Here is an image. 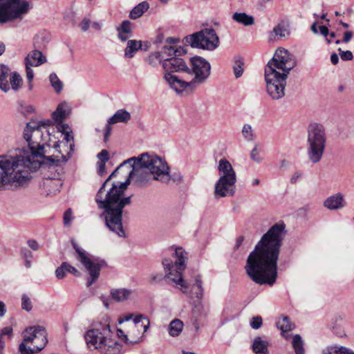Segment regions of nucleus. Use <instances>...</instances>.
<instances>
[{
	"mask_svg": "<svg viewBox=\"0 0 354 354\" xmlns=\"http://www.w3.org/2000/svg\"><path fill=\"white\" fill-rule=\"evenodd\" d=\"M322 354H354V352L348 348L335 345L324 349Z\"/></svg>",
	"mask_w": 354,
	"mask_h": 354,
	"instance_id": "nucleus-31",
	"label": "nucleus"
},
{
	"mask_svg": "<svg viewBox=\"0 0 354 354\" xmlns=\"http://www.w3.org/2000/svg\"><path fill=\"white\" fill-rule=\"evenodd\" d=\"M168 252L174 260L169 257L162 259L165 275L160 272L153 273L149 277V283L154 285L165 279L169 283H174L183 293L187 295L189 285L184 279L183 272L187 266L188 254L183 248L175 246L169 248Z\"/></svg>",
	"mask_w": 354,
	"mask_h": 354,
	"instance_id": "nucleus-5",
	"label": "nucleus"
},
{
	"mask_svg": "<svg viewBox=\"0 0 354 354\" xmlns=\"http://www.w3.org/2000/svg\"><path fill=\"white\" fill-rule=\"evenodd\" d=\"M73 248L77 252V259L81 262L88 272L89 278L87 281V286H91L100 276V270L105 266V261L99 258L94 257L82 249L75 242L72 241Z\"/></svg>",
	"mask_w": 354,
	"mask_h": 354,
	"instance_id": "nucleus-12",
	"label": "nucleus"
},
{
	"mask_svg": "<svg viewBox=\"0 0 354 354\" xmlns=\"http://www.w3.org/2000/svg\"><path fill=\"white\" fill-rule=\"evenodd\" d=\"M347 205L345 196L342 192H337L328 196L323 203L324 207L331 211L342 209Z\"/></svg>",
	"mask_w": 354,
	"mask_h": 354,
	"instance_id": "nucleus-15",
	"label": "nucleus"
},
{
	"mask_svg": "<svg viewBox=\"0 0 354 354\" xmlns=\"http://www.w3.org/2000/svg\"><path fill=\"white\" fill-rule=\"evenodd\" d=\"M23 335L24 340L19 346V351L21 354L36 353L41 351L48 342L47 332L41 326L26 328Z\"/></svg>",
	"mask_w": 354,
	"mask_h": 354,
	"instance_id": "nucleus-9",
	"label": "nucleus"
},
{
	"mask_svg": "<svg viewBox=\"0 0 354 354\" xmlns=\"http://www.w3.org/2000/svg\"><path fill=\"white\" fill-rule=\"evenodd\" d=\"M97 172L100 176H102L106 172V162L98 161L97 162Z\"/></svg>",
	"mask_w": 354,
	"mask_h": 354,
	"instance_id": "nucleus-51",
	"label": "nucleus"
},
{
	"mask_svg": "<svg viewBox=\"0 0 354 354\" xmlns=\"http://www.w3.org/2000/svg\"><path fill=\"white\" fill-rule=\"evenodd\" d=\"M100 298V300L102 301L104 307L106 308H109V298L106 296L103 295H101Z\"/></svg>",
	"mask_w": 354,
	"mask_h": 354,
	"instance_id": "nucleus-60",
	"label": "nucleus"
},
{
	"mask_svg": "<svg viewBox=\"0 0 354 354\" xmlns=\"http://www.w3.org/2000/svg\"><path fill=\"white\" fill-rule=\"evenodd\" d=\"M236 174L229 161L223 160V197L232 196L236 192Z\"/></svg>",
	"mask_w": 354,
	"mask_h": 354,
	"instance_id": "nucleus-13",
	"label": "nucleus"
},
{
	"mask_svg": "<svg viewBox=\"0 0 354 354\" xmlns=\"http://www.w3.org/2000/svg\"><path fill=\"white\" fill-rule=\"evenodd\" d=\"M160 55H161L159 54V53H158V52L151 53L147 59L148 64L149 65L155 66L158 63L162 62Z\"/></svg>",
	"mask_w": 354,
	"mask_h": 354,
	"instance_id": "nucleus-40",
	"label": "nucleus"
},
{
	"mask_svg": "<svg viewBox=\"0 0 354 354\" xmlns=\"http://www.w3.org/2000/svg\"><path fill=\"white\" fill-rule=\"evenodd\" d=\"M46 62V57L39 50H33L25 59V65L38 66Z\"/></svg>",
	"mask_w": 354,
	"mask_h": 354,
	"instance_id": "nucleus-19",
	"label": "nucleus"
},
{
	"mask_svg": "<svg viewBox=\"0 0 354 354\" xmlns=\"http://www.w3.org/2000/svg\"><path fill=\"white\" fill-rule=\"evenodd\" d=\"M12 335V328L10 326L5 327L0 330V337L1 339L6 340V336H7L8 339H9L10 337H11Z\"/></svg>",
	"mask_w": 354,
	"mask_h": 354,
	"instance_id": "nucleus-43",
	"label": "nucleus"
},
{
	"mask_svg": "<svg viewBox=\"0 0 354 354\" xmlns=\"http://www.w3.org/2000/svg\"><path fill=\"white\" fill-rule=\"evenodd\" d=\"M277 327L281 330L283 336L288 338L286 333L294 328V325L290 322L289 318L286 316L283 317L281 320H279L277 323Z\"/></svg>",
	"mask_w": 354,
	"mask_h": 354,
	"instance_id": "nucleus-30",
	"label": "nucleus"
},
{
	"mask_svg": "<svg viewBox=\"0 0 354 354\" xmlns=\"http://www.w3.org/2000/svg\"><path fill=\"white\" fill-rule=\"evenodd\" d=\"M28 244L29 247L34 250H37L39 248L38 243L35 240H29L28 241Z\"/></svg>",
	"mask_w": 354,
	"mask_h": 354,
	"instance_id": "nucleus-61",
	"label": "nucleus"
},
{
	"mask_svg": "<svg viewBox=\"0 0 354 354\" xmlns=\"http://www.w3.org/2000/svg\"><path fill=\"white\" fill-rule=\"evenodd\" d=\"M108 316L104 315L91 325L84 334V339L90 350H97L100 354H119L121 345L113 339Z\"/></svg>",
	"mask_w": 354,
	"mask_h": 354,
	"instance_id": "nucleus-6",
	"label": "nucleus"
},
{
	"mask_svg": "<svg viewBox=\"0 0 354 354\" xmlns=\"http://www.w3.org/2000/svg\"><path fill=\"white\" fill-rule=\"evenodd\" d=\"M162 67L166 71V74L172 75L174 72H185L187 73L189 67L187 66L185 62L179 56L167 58L164 60Z\"/></svg>",
	"mask_w": 354,
	"mask_h": 354,
	"instance_id": "nucleus-14",
	"label": "nucleus"
},
{
	"mask_svg": "<svg viewBox=\"0 0 354 354\" xmlns=\"http://www.w3.org/2000/svg\"><path fill=\"white\" fill-rule=\"evenodd\" d=\"M296 64L294 56L288 50L283 48L276 50L264 70L266 90L272 100L284 97L287 78Z\"/></svg>",
	"mask_w": 354,
	"mask_h": 354,
	"instance_id": "nucleus-4",
	"label": "nucleus"
},
{
	"mask_svg": "<svg viewBox=\"0 0 354 354\" xmlns=\"http://www.w3.org/2000/svg\"><path fill=\"white\" fill-rule=\"evenodd\" d=\"M262 326V318L261 316L253 317L250 321V326L254 329H259Z\"/></svg>",
	"mask_w": 354,
	"mask_h": 354,
	"instance_id": "nucleus-42",
	"label": "nucleus"
},
{
	"mask_svg": "<svg viewBox=\"0 0 354 354\" xmlns=\"http://www.w3.org/2000/svg\"><path fill=\"white\" fill-rule=\"evenodd\" d=\"M111 124H109V120L107 121V124L105 127V133H104V140H106L111 133Z\"/></svg>",
	"mask_w": 354,
	"mask_h": 354,
	"instance_id": "nucleus-59",
	"label": "nucleus"
},
{
	"mask_svg": "<svg viewBox=\"0 0 354 354\" xmlns=\"http://www.w3.org/2000/svg\"><path fill=\"white\" fill-rule=\"evenodd\" d=\"M326 145V133L324 127L313 122L307 129L306 151L310 162L317 164L322 160Z\"/></svg>",
	"mask_w": 354,
	"mask_h": 354,
	"instance_id": "nucleus-8",
	"label": "nucleus"
},
{
	"mask_svg": "<svg viewBox=\"0 0 354 354\" xmlns=\"http://www.w3.org/2000/svg\"><path fill=\"white\" fill-rule=\"evenodd\" d=\"M232 19L239 24L245 26H252L254 24V19L252 15H249L245 12H235L232 15Z\"/></svg>",
	"mask_w": 354,
	"mask_h": 354,
	"instance_id": "nucleus-27",
	"label": "nucleus"
},
{
	"mask_svg": "<svg viewBox=\"0 0 354 354\" xmlns=\"http://www.w3.org/2000/svg\"><path fill=\"white\" fill-rule=\"evenodd\" d=\"M10 82L12 86V88L14 91H17L21 86L22 79L21 76L17 73H10Z\"/></svg>",
	"mask_w": 354,
	"mask_h": 354,
	"instance_id": "nucleus-35",
	"label": "nucleus"
},
{
	"mask_svg": "<svg viewBox=\"0 0 354 354\" xmlns=\"http://www.w3.org/2000/svg\"><path fill=\"white\" fill-rule=\"evenodd\" d=\"M242 134L247 141H252L254 138V134L251 125L245 124L242 129Z\"/></svg>",
	"mask_w": 354,
	"mask_h": 354,
	"instance_id": "nucleus-38",
	"label": "nucleus"
},
{
	"mask_svg": "<svg viewBox=\"0 0 354 354\" xmlns=\"http://www.w3.org/2000/svg\"><path fill=\"white\" fill-rule=\"evenodd\" d=\"M118 335L119 337L122 338V339L127 344H135L142 341V337L140 335H137L134 337H132L131 339H129V337H131V332H129L128 335H126L121 329L118 330Z\"/></svg>",
	"mask_w": 354,
	"mask_h": 354,
	"instance_id": "nucleus-33",
	"label": "nucleus"
},
{
	"mask_svg": "<svg viewBox=\"0 0 354 354\" xmlns=\"http://www.w3.org/2000/svg\"><path fill=\"white\" fill-rule=\"evenodd\" d=\"M66 266H68V263L64 262L62 265L58 267L55 270V274L57 279H63L66 273Z\"/></svg>",
	"mask_w": 354,
	"mask_h": 354,
	"instance_id": "nucleus-41",
	"label": "nucleus"
},
{
	"mask_svg": "<svg viewBox=\"0 0 354 354\" xmlns=\"http://www.w3.org/2000/svg\"><path fill=\"white\" fill-rule=\"evenodd\" d=\"M147 319L144 315H136L133 319V328H136V330H138V328H140L139 324L142 319Z\"/></svg>",
	"mask_w": 354,
	"mask_h": 354,
	"instance_id": "nucleus-50",
	"label": "nucleus"
},
{
	"mask_svg": "<svg viewBox=\"0 0 354 354\" xmlns=\"http://www.w3.org/2000/svg\"><path fill=\"white\" fill-rule=\"evenodd\" d=\"M131 179L138 187H146L153 180L167 183L170 180L169 167L161 157L144 153L124 160L103 183L95 200L98 207L104 209L100 216L106 227L120 237L125 236L122 213L124 207L131 203V196L123 195Z\"/></svg>",
	"mask_w": 354,
	"mask_h": 354,
	"instance_id": "nucleus-1",
	"label": "nucleus"
},
{
	"mask_svg": "<svg viewBox=\"0 0 354 354\" xmlns=\"http://www.w3.org/2000/svg\"><path fill=\"white\" fill-rule=\"evenodd\" d=\"M71 111L69 105L63 102L58 104L56 110L52 113L53 119L60 126L62 124L63 120L68 117Z\"/></svg>",
	"mask_w": 354,
	"mask_h": 354,
	"instance_id": "nucleus-17",
	"label": "nucleus"
},
{
	"mask_svg": "<svg viewBox=\"0 0 354 354\" xmlns=\"http://www.w3.org/2000/svg\"><path fill=\"white\" fill-rule=\"evenodd\" d=\"M353 37V32L351 31H346L344 32V38L342 41L344 43H348L350 41L351 38Z\"/></svg>",
	"mask_w": 354,
	"mask_h": 354,
	"instance_id": "nucleus-58",
	"label": "nucleus"
},
{
	"mask_svg": "<svg viewBox=\"0 0 354 354\" xmlns=\"http://www.w3.org/2000/svg\"><path fill=\"white\" fill-rule=\"evenodd\" d=\"M192 299H196L200 301L203 297V282L200 275H197L194 278V283L191 287L189 292Z\"/></svg>",
	"mask_w": 354,
	"mask_h": 354,
	"instance_id": "nucleus-21",
	"label": "nucleus"
},
{
	"mask_svg": "<svg viewBox=\"0 0 354 354\" xmlns=\"http://www.w3.org/2000/svg\"><path fill=\"white\" fill-rule=\"evenodd\" d=\"M149 3L146 1L140 3L131 10L129 17L132 19L140 17L149 9Z\"/></svg>",
	"mask_w": 354,
	"mask_h": 354,
	"instance_id": "nucleus-28",
	"label": "nucleus"
},
{
	"mask_svg": "<svg viewBox=\"0 0 354 354\" xmlns=\"http://www.w3.org/2000/svg\"><path fill=\"white\" fill-rule=\"evenodd\" d=\"M250 157L254 161L257 162L259 163L262 161L263 158L259 155V152L258 151L257 145L252 150L250 153Z\"/></svg>",
	"mask_w": 354,
	"mask_h": 354,
	"instance_id": "nucleus-45",
	"label": "nucleus"
},
{
	"mask_svg": "<svg viewBox=\"0 0 354 354\" xmlns=\"http://www.w3.org/2000/svg\"><path fill=\"white\" fill-rule=\"evenodd\" d=\"M99 161L106 162L109 159V152L106 149H103L97 154Z\"/></svg>",
	"mask_w": 354,
	"mask_h": 354,
	"instance_id": "nucleus-48",
	"label": "nucleus"
},
{
	"mask_svg": "<svg viewBox=\"0 0 354 354\" xmlns=\"http://www.w3.org/2000/svg\"><path fill=\"white\" fill-rule=\"evenodd\" d=\"M191 69L189 68L187 74L193 76L190 81L179 79L174 75L166 74L164 76L169 86L176 93L192 91L204 84L210 74L211 66L208 62L201 57L190 59Z\"/></svg>",
	"mask_w": 354,
	"mask_h": 354,
	"instance_id": "nucleus-7",
	"label": "nucleus"
},
{
	"mask_svg": "<svg viewBox=\"0 0 354 354\" xmlns=\"http://www.w3.org/2000/svg\"><path fill=\"white\" fill-rule=\"evenodd\" d=\"M59 130L64 134L66 144H68V146L66 145L68 148L66 155L58 149L60 145L57 142L54 145L57 153L44 156V144L41 143L43 133L37 124L28 123L24 138L28 143L30 154L19 151L15 155L0 156V189L5 185L19 188L28 185L32 178V173L39 166L37 162L31 160V156L43 157V164L50 167L66 162L74 151V137L68 124H62Z\"/></svg>",
	"mask_w": 354,
	"mask_h": 354,
	"instance_id": "nucleus-2",
	"label": "nucleus"
},
{
	"mask_svg": "<svg viewBox=\"0 0 354 354\" xmlns=\"http://www.w3.org/2000/svg\"><path fill=\"white\" fill-rule=\"evenodd\" d=\"M221 197V176L217 180L214 188V198L219 199Z\"/></svg>",
	"mask_w": 354,
	"mask_h": 354,
	"instance_id": "nucleus-47",
	"label": "nucleus"
},
{
	"mask_svg": "<svg viewBox=\"0 0 354 354\" xmlns=\"http://www.w3.org/2000/svg\"><path fill=\"white\" fill-rule=\"evenodd\" d=\"M292 345L295 354H305L304 342L299 335L293 336Z\"/></svg>",
	"mask_w": 354,
	"mask_h": 354,
	"instance_id": "nucleus-32",
	"label": "nucleus"
},
{
	"mask_svg": "<svg viewBox=\"0 0 354 354\" xmlns=\"http://www.w3.org/2000/svg\"><path fill=\"white\" fill-rule=\"evenodd\" d=\"M330 62L333 64L336 65L339 62V57L336 53H333L330 55Z\"/></svg>",
	"mask_w": 354,
	"mask_h": 354,
	"instance_id": "nucleus-64",
	"label": "nucleus"
},
{
	"mask_svg": "<svg viewBox=\"0 0 354 354\" xmlns=\"http://www.w3.org/2000/svg\"><path fill=\"white\" fill-rule=\"evenodd\" d=\"M134 25L129 20H124L116 28L118 38L120 41L124 42L132 37Z\"/></svg>",
	"mask_w": 354,
	"mask_h": 354,
	"instance_id": "nucleus-16",
	"label": "nucleus"
},
{
	"mask_svg": "<svg viewBox=\"0 0 354 354\" xmlns=\"http://www.w3.org/2000/svg\"><path fill=\"white\" fill-rule=\"evenodd\" d=\"M6 313V307L5 304L0 301V317H3Z\"/></svg>",
	"mask_w": 354,
	"mask_h": 354,
	"instance_id": "nucleus-62",
	"label": "nucleus"
},
{
	"mask_svg": "<svg viewBox=\"0 0 354 354\" xmlns=\"http://www.w3.org/2000/svg\"><path fill=\"white\" fill-rule=\"evenodd\" d=\"M244 66V60L241 57L237 55L234 57L232 70L236 79H239L243 75Z\"/></svg>",
	"mask_w": 354,
	"mask_h": 354,
	"instance_id": "nucleus-26",
	"label": "nucleus"
},
{
	"mask_svg": "<svg viewBox=\"0 0 354 354\" xmlns=\"http://www.w3.org/2000/svg\"><path fill=\"white\" fill-rule=\"evenodd\" d=\"M66 271L68 272L73 274L75 276L80 275V272L75 267L69 265L68 263V266H66Z\"/></svg>",
	"mask_w": 354,
	"mask_h": 354,
	"instance_id": "nucleus-55",
	"label": "nucleus"
},
{
	"mask_svg": "<svg viewBox=\"0 0 354 354\" xmlns=\"http://www.w3.org/2000/svg\"><path fill=\"white\" fill-rule=\"evenodd\" d=\"M21 308L22 310L29 313L32 310L33 305L31 301L30 297L26 294L24 293L21 295Z\"/></svg>",
	"mask_w": 354,
	"mask_h": 354,
	"instance_id": "nucleus-36",
	"label": "nucleus"
},
{
	"mask_svg": "<svg viewBox=\"0 0 354 354\" xmlns=\"http://www.w3.org/2000/svg\"><path fill=\"white\" fill-rule=\"evenodd\" d=\"M184 41L194 48L214 50L219 45V37L213 28H205L186 36Z\"/></svg>",
	"mask_w": 354,
	"mask_h": 354,
	"instance_id": "nucleus-11",
	"label": "nucleus"
},
{
	"mask_svg": "<svg viewBox=\"0 0 354 354\" xmlns=\"http://www.w3.org/2000/svg\"><path fill=\"white\" fill-rule=\"evenodd\" d=\"M158 53L161 55L160 57L163 63L164 60L167 58L180 55L181 53H183V48L181 47L175 48L171 46H165Z\"/></svg>",
	"mask_w": 354,
	"mask_h": 354,
	"instance_id": "nucleus-22",
	"label": "nucleus"
},
{
	"mask_svg": "<svg viewBox=\"0 0 354 354\" xmlns=\"http://www.w3.org/2000/svg\"><path fill=\"white\" fill-rule=\"evenodd\" d=\"M142 47V41L131 39L127 41V46L124 49V57L132 58L136 53Z\"/></svg>",
	"mask_w": 354,
	"mask_h": 354,
	"instance_id": "nucleus-25",
	"label": "nucleus"
},
{
	"mask_svg": "<svg viewBox=\"0 0 354 354\" xmlns=\"http://www.w3.org/2000/svg\"><path fill=\"white\" fill-rule=\"evenodd\" d=\"M133 314L124 315L122 317H120V319H118V322H119V324H122L124 322L129 321L130 319H131L133 318Z\"/></svg>",
	"mask_w": 354,
	"mask_h": 354,
	"instance_id": "nucleus-56",
	"label": "nucleus"
},
{
	"mask_svg": "<svg viewBox=\"0 0 354 354\" xmlns=\"http://www.w3.org/2000/svg\"><path fill=\"white\" fill-rule=\"evenodd\" d=\"M49 81L55 91L57 93H61V91L63 90L64 85L62 82L59 79L55 73H53L50 74Z\"/></svg>",
	"mask_w": 354,
	"mask_h": 354,
	"instance_id": "nucleus-34",
	"label": "nucleus"
},
{
	"mask_svg": "<svg viewBox=\"0 0 354 354\" xmlns=\"http://www.w3.org/2000/svg\"><path fill=\"white\" fill-rule=\"evenodd\" d=\"M268 342L263 340L261 337L254 338L252 344V350L256 354H269L268 348Z\"/></svg>",
	"mask_w": 354,
	"mask_h": 354,
	"instance_id": "nucleus-24",
	"label": "nucleus"
},
{
	"mask_svg": "<svg viewBox=\"0 0 354 354\" xmlns=\"http://www.w3.org/2000/svg\"><path fill=\"white\" fill-rule=\"evenodd\" d=\"M21 254L24 259H30L32 257V252L27 248L22 249Z\"/></svg>",
	"mask_w": 354,
	"mask_h": 354,
	"instance_id": "nucleus-57",
	"label": "nucleus"
},
{
	"mask_svg": "<svg viewBox=\"0 0 354 354\" xmlns=\"http://www.w3.org/2000/svg\"><path fill=\"white\" fill-rule=\"evenodd\" d=\"M243 241H244V236H239L236 240L234 250H239V248L243 245Z\"/></svg>",
	"mask_w": 354,
	"mask_h": 354,
	"instance_id": "nucleus-54",
	"label": "nucleus"
},
{
	"mask_svg": "<svg viewBox=\"0 0 354 354\" xmlns=\"http://www.w3.org/2000/svg\"><path fill=\"white\" fill-rule=\"evenodd\" d=\"M73 218L72 210L71 209H68L64 214L63 219L64 225H69Z\"/></svg>",
	"mask_w": 354,
	"mask_h": 354,
	"instance_id": "nucleus-46",
	"label": "nucleus"
},
{
	"mask_svg": "<svg viewBox=\"0 0 354 354\" xmlns=\"http://www.w3.org/2000/svg\"><path fill=\"white\" fill-rule=\"evenodd\" d=\"M131 118V113L124 109H118L113 116L109 118V124L127 123Z\"/></svg>",
	"mask_w": 354,
	"mask_h": 354,
	"instance_id": "nucleus-20",
	"label": "nucleus"
},
{
	"mask_svg": "<svg viewBox=\"0 0 354 354\" xmlns=\"http://www.w3.org/2000/svg\"><path fill=\"white\" fill-rule=\"evenodd\" d=\"M319 31L320 33L324 35V37H326L329 34L328 29L325 26H319Z\"/></svg>",
	"mask_w": 354,
	"mask_h": 354,
	"instance_id": "nucleus-63",
	"label": "nucleus"
},
{
	"mask_svg": "<svg viewBox=\"0 0 354 354\" xmlns=\"http://www.w3.org/2000/svg\"><path fill=\"white\" fill-rule=\"evenodd\" d=\"M272 33L275 36H279L281 37H286L288 35V30L283 24H279L276 26L272 31Z\"/></svg>",
	"mask_w": 354,
	"mask_h": 354,
	"instance_id": "nucleus-39",
	"label": "nucleus"
},
{
	"mask_svg": "<svg viewBox=\"0 0 354 354\" xmlns=\"http://www.w3.org/2000/svg\"><path fill=\"white\" fill-rule=\"evenodd\" d=\"M90 26H91V21L86 18H84L80 24L81 30L84 32L87 31L89 28Z\"/></svg>",
	"mask_w": 354,
	"mask_h": 354,
	"instance_id": "nucleus-49",
	"label": "nucleus"
},
{
	"mask_svg": "<svg viewBox=\"0 0 354 354\" xmlns=\"http://www.w3.org/2000/svg\"><path fill=\"white\" fill-rule=\"evenodd\" d=\"M285 225L276 223L263 235L249 254L245 270L259 285L272 286L277 277V260L285 235Z\"/></svg>",
	"mask_w": 354,
	"mask_h": 354,
	"instance_id": "nucleus-3",
	"label": "nucleus"
},
{
	"mask_svg": "<svg viewBox=\"0 0 354 354\" xmlns=\"http://www.w3.org/2000/svg\"><path fill=\"white\" fill-rule=\"evenodd\" d=\"M10 73V69L6 65L0 64V89L3 92H8L10 90V85L8 82V77Z\"/></svg>",
	"mask_w": 354,
	"mask_h": 354,
	"instance_id": "nucleus-23",
	"label": "nucleus"
},
{
	"mask_svg": "<svg viewBox=\"0 0 354 354\" xmlns=\"http://www.w3.org/2000/svg\"><path fill=\"white\" fill-rule=\"evenodd\" d=\"M301 176H302V173L301 171L295 172L290 178V183H292V184L296 183Z\"/></svg>",
	"mask_w": 354,
	"mask_h": 354,
	"instance_id": "nucleus-53",
	"label": "nucleus"
},
{
	"mask_svg": "<svg viewBox=\"0 0 354 354\" xmlns=\"http://www.w3.org/2000/svg\"><path fill=\"white\" fill-rule=\"evenodd\" d=\"M30 8L27 0H0V24L21 19Z\"/></svg>",
	"mask_w": 354,
	"mask_h": 354,
	"instance_id": "nucleus-10",
	"label": "nucleus"
},
{
	"mask_svg": "<svg viewBox=\"0 0 354 354\" xmlns=\"http://www.w3.org/2000/svg\"><path fill=\"white\" fill-rule=\"evenodd\" d=\"M45 186L51 188L50 192L52 193H56L59 191L60 187L62 185V183L58 179H49L44 183Z\"/></svg>",
	"mask_w": 354,
	"mask_h": 354,
	"instance_id": "nucleus-37",
	"label": "nucleus"
},
{
	"mask_svg": "<svg viewBox=\"0 0 354 354\" xmlns=\"http://www.w3.org/2000/svg\"><path fill=\"white\" fill-rule=\"evenodd\" d=\"M32 66L26 65V78L28 81H32L34 78L33 71L32 70Z\"/></svg>",
	"mask_w": 354,
	"mask_h": 354,
	"instance_id": "nucleus-52",
	"label": "nucleus"
},
{
	"mask_svg": "<svg viewBox=\"0 0 354 354\" xmlns=\"http://www.w3.org/2000/svg\"><path fill=\"white\" fill-rule=\"evenodd\" d=\"M339 55L342 60L344 61H351L353 58V55L351 51L350 50H342L341 48H339Z\"/></svg>",
	"mask_w": 354,
	"mask_h": 354,
	"instance_id": "nucleus-44",
	"label": "nucleus"
},
{
	"mask_svg": "<svg viewBox=\"0 0 354 354\" xmlns=\"http://www.w3.org/2000/svg\"><path fill=\"white\" fill-rule=\"evenodd\" d=\"M183 322L181 320L178 319L172 320L168 327L169 334L172 337L178 336L183 330Z\"/></svg>",
	"mask_w": 354,
	"mask_h": 354,
	"instance_id": "nucleus-29",
	"label": "nucleus"
},
{
	"mask_svg": "<svg viewBox=\"0 0 354 354\" xmlns=\"http://www.w3.org/2000/svg\"><path fill=\"white\" fill-rule=\"evenodd\" d=\"M132 294V290L125 288H112L110 290V295L111 299L116 302H124L127 301L131 297Z\"/></svg>",
	"mask_w": 354,
	"mask_h": 354,
	"instance_id": "nucleus-18",
	"label": "nucleus"
}]
</instances>
